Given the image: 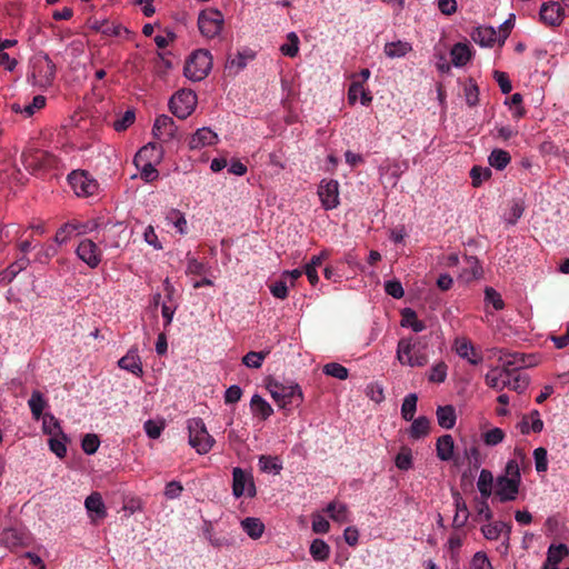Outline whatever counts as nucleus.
Masks as SVG:
<instances>
[{
    "instance_id": "nucleus-15",
    "label": "nucleus",
    "mask_w": 569,
    "mask_h": 569,
    "mask_svg": "<svg viewBox=\"0 0 569 569\" xmlns=\"http://www.w3.org/2000/svg\"><path fill=\"white\" fill-rule=\"evenodd\" d=\"M22 161L27 169L38 170L54 166L56 159L53 156L47 152L34 151L30 153H23Z\"/></svg>"
},
{
    "instance_id": "nucleus-32",
    "label": "nucleus",
    "mask_w": 569,
    "mask_h": 569,
    "mask_svg": "<svg viewBox=\"0 0 569 569\" xmlns=\"http://www.w3.org/2000/svg\"><path fill=\"white\" fill-rule=\"evenodd\" d=\"M455 441L451 435H443L436 443L437 457L441 461H449L453 457Z\"/></svg>"
},
{
    "instance_id": "nucleus-27",
    "label": "nucleus",
    "mask_w": 569,
    "mask_h": 569,
    "mask_svg": "<svg viewBox=\"0 0 569 569\" xmlns=\"http://www.w3.org/2000/svg\"><path fill=\"white\" fill-rule=\"evenodd\" d=\"M509 376L510 371L496 367L487 372L485 380L490 388L501 391L507 387Z\"/></svg>"
},
{
    "instance_id": "nucleus-3",
    "label": "nucleus",
    "mask_w": 569,
    "mask_h": 569,
    "mask_svg": "<svg viewBox=\"0 0 569 569\" xmlns=\"http://www.w3.org/2000/svg\"><path fill=\"white\" fill-rule=\"evenodd\" d=\"M267 389L276 403L282 409H287L290 406H299L303 400L299 385L293 382L283 383L271 380L268 382Z\"/></svg>"
},
{
    "instance_id": "nucleus-63",
    "label": "nucleus",
    "mask_w": 569,
    "mask_h": 569,
    "mask_svg": "<svg viewBox=\"0 0 569 569\" xmlns=\"http://www.w3.org/2000/svg\"><path fill=\"white\" fill-rule=\"evenodd\" d=\"M473 187H479L483 181L491 177L490 168L475 166L470 171Z\"/></svg>"
},
{
    "instance_id": "nucleus-10",
    "label": "nucleus",
    "mask_w": 569,
    "mask_h": 569,
    "mask_svg": "<svg viewBox=\"0 0 569 569\" xmlns=\"http://www.w3.org/2000/svg\"><path fill=\"white\" fill-rule=\"evenodd\" d=\"M317 194L325 210L336 209L340 204L339 182L335 179H322Z\"/></svg>"
},
{
    "instance_id": "nucleus-9",
    "label": "nucleus",
    "mask_w": 569,
    "mask_h": 569,
    "mask_svg": "<svg viewBox=\"0 0 569 569\" xmlns=\"http://www.w3.org/2000/svg\"><path fill=\"white\" fill-rule=\"evenodd\" d=\"M256 486L251 472L239 467L232 470V495L236 498L247 496L252 498L256 496Z\"/></svg>"
},
{
    "instance_id": "nucleus-44",
    "label": "nucleus",
    "mask_w": 569,
    "mask_h": 569,
    "mask_svg": "<svg viewBox=\"0 0 569 569\" xmlns=\"http://www.w3.org/2000/svg\"><path fill=\"white\" fill-rule=\"evenodd\" d=\"M42 431L50 437L64 435L60 422L51 413H44L42 416Z\"/></svg>"
},
{
    "instance_id": "nucleus-53",
    "label": "nucleus",
    "mask_w": 569,
    "mask_h": 569,
    "mask_svg": "<svg viewBox=\"0 0 569 569\" xmlns=\"http://www.w3.org/2000/svg\"><path fill=\"white\" fill-rule=\"evenodd\" d=\"M268 355H269V350L258 351V352L250 351L243 356L242 363L248 368L259 369L262 366L263 360L267 358Z\"/></svg>"
},
{
    "instance_id": "nucleus-59",
    "label": "nucleus",
    "mask_w": 569,
    "mask_h": 569,
    "mask_svg": "<svg viewBox=\"0 0 569 569\" xmlns=\"http://www.w3.org/2000/svg\"><path fill=\"white\" fill-rule=\"evenodd\" d=\"M323 372L327 376L337 378L339 380H346L348 378V369L340 363L330 362L325 365Z\"/></svg>"
},
{
    "instance_id": "nucleus-22",
    "label": "nucleus",
    "mask_w": 569,
    "mask_h": 569,
    "mask_svg": "<svg viewBox=\"0 0 569 569\" xmlns=\"http://www.w3.org/2000/svg\"><path fill=\"white\" fill-rule=\"evenodd\" d=\"M498 361L499 368L507 371H519L522 367L527 366L525 357L520 353H510L505 350H499Z\"/></svg>"
},
{
    "instance_id": "nucleus-24",
    "label": "nucleus",
    "mask_w": 569,
    "mask_h": 569,
    "mask_svg": "<svg viewBox=\"0 0 569 569\" xmlns=\"http://www.w3.org/2000/svg\"><path fill=\"white\" fill-rule=\"evenodd\" d=\"M164 220L167 224L173 227L180 236H186L188 233V221L186 214L179 209H168L164 212Z\"/></svg>"
},
{
    "instance_id": "nucleus-29",
    "label": "nucleus",
    "mask_w": 569,
    "mask_h": 569,
    "mask_svg": "<svg viewBox=\"0 0 569 569\" xmlns=\"http://www.w3.org/2000/svg\"><path fill=\"white\" fill-rule=\"evenodd\" d=\"M86 232L83 224L78 222H67L60 227L54 236V242L59 246L67 243L73 234H81Z\"/></svg>"
},
{
    "instance_id": "nucleus-5",
    "label": "nucleus",
    "mask_w": 569,
    "mask_h": 569,
    "mask_svg": "<svg viewBox=\"0 0 569 569\" xmlns=\"http://www.w3.org/2000/svg\"><path fill=\"white\" fill-rule=\"evenodd\" d=\"M212 68V57L207 50H197L187 60L184 76L192 81L204 79Z\"/></svg>"
},
{
    "instance_id": "nucleus-60",
    "label": "nucleus",
    "mask_w": 569,
    "mask_h": 569,
    "mask_svg": "<svg viewBox=\"0 0 569 569\" xmlns=\"http://www.w3.org/2000/svg\"><path fill=\"white\" fill-rule=\"evenodd\" d=\"M485 302L487 305H492L495 310H502L505 307L501 295L491 287H487L485 289Z\"/></svg>"
},
{
    "instance_id": "nucleus-46",
    "label": "nucleus",
    "mask_w": 569,
    "mask_h": 569,
    "mask_svg": "<svg viewBox=\"0 0 569 569\" xmlns=\"http://www.w3.org/2000/svg\"><path fill=\"white\" fill-rule=\"evenodd\" d=\"M510 154L502 149H495L488 157V162L497 170H503L510 163Z\"/></svg>"
},
{
    "instance_id": "nucleus-8",
    "label": "nucleus",
    "mask_w": 569,
    "mask_h": 569,
    "mask_svg": "<svg viewBox=\"0 0 569 569\" xmlns=\"http://www.w3.org/2000/svg\"><path fill=\"white\" fill-rule=\"evenodd\" d=\"M223 22V14L219 10L212 8L201 11L198 18L200 32L209 39L220 34Z\"/></svg>"
},
{
    "instance_id": "nucleus-35",
    "label": "nucleus",
    "mask_w": 569,
    "mask_h": 569,
    "mask_svg": "<svg viewBox=\"0 0 569 569\" xmlns=\"http://www.w3.org/2000/svg\"><path fill=\"white\" fill-rule=\"evenodd\" d=\"M310 556L315 561L323 562L330 557V546L322 539H313L309 548Z\"/></svg>"
},
{
    "instance_id": "nucleus-52",
    "label": "nucleus",
    "mask_w": 569,
    "mask_h": 569,
    "mask_svg": "<svg viewBox=\"0 0 569 569\" xmlns=\"http://www.w3.org/2000/svg\"><path fill=\"white\" fill-rule=\"evenodd\" d=\"M417 401L418 397L416 393H409L405 397L401 406V416L406 421H411L413 419L417 410Z\"/></svg>"
},
{
    "instance_id": "nucleus-47",
    "label": "nucleus",
    "mask_w": 569,
    "mask_h": 569,
    "mask_svg": "<svg viewBox=\"0 0 569 569\" xmlns=\"http://www.w3.org/2000/svg\"><path fill=\"white\" fill-rule=\"evenodd\" d=\"M0 543L10 549L24 546L22 535L16 529L4 530L0 538Z\"/></svg>"
},
{
    "instance_id": "nucleus-2",
    "label": "nucleus",
    "mask_w": 569,
    "mask_h": 569,
    "mask_svg": "<svg viewBox=\"0 0 569 569\" xmlns=\"http://www.w3.org/2000/svg\"><path fill=\"white\" fill-rule=\"evenodd\" d=\"M520 485V462L517 459H510L503 472L495 480V495L500 502L515 501L519 495Z\"/></svg>"
},
{
    "instance_id": "nucleus-28",
    "label": "nucleus",
    "mask_w": 569,
    "mask_h": 569,
    "mask_svg": "<svg viewBox=\"0 0 569 569\" xmlns=\"http://www.w3.org/2000/svg\"><path fill=\"white\" fill-rule=\"evenodd\" d=\"M510 529H511L510 526H508L503 521L491 522V520L486 521V523H483L480 527V530H481L483 537L488 540H497L503 531H506V539L508 540Z\"/></svg>"
},
{
    "instance_id": "nucleus-18",
    "label": "nucleus",
    "mask_w": 569,
    "mask_h": 569,
    "mask_svg": "<svg viewBox=\"0 0 569 569\" xmlns=\"http://www.w3.org/2000/svg\"><path fill=\"white\" fill-rule=\"evenodd\" d=\"M360 102L362 106H369L372 101V94L359 80H352L348 89V102L355 104Z\"/></svg>"
},
{
    "instance_id": "nucleus-41",
    "label": "nucleus",
    "mask_w": 569,
    "mask_h": 569,
    "mask_svg": "<svg viewBox=\"0 0 569 569\" xmlns=\"http://www.w3.org/2000/svg\"><path fill=\"white\" fill-rule=\"evenodd\" d=\"M28 405L34 420H39L40 418H42L43 410L47 407V401L40 391L34 390L31 393V397L28 400Z\"/></svg>"
},
{
    "instance_id": "nucleus-39",
    "label": "nucleus",
    "mask_w": 569,
    "mask_h": 569,
    "mask_svg": "<svg viewBox=\"0 0 569 569\" xmlns=\"http://www.w3.org/2000/svg\"><path fill=\"white\" fill-rule=\"evenodd\" d=\"M477 488L481 498L488 499L492 493L493 475L488 469H482L477 480Z\"/></svg>"
},
{
    "instance_id": "nucleus-19",
    "label": "nucleus",
    "mask_w": 569,
    "mask_h": 569,
    "mask_svg": "<svg viewBox=\"0 0 569 569\" xmlns=\"http://www.w3.org/2000/svg\"><path fill=\"white\" fill-rule=\"evenodd\" d=\"M472 40L481 47H492L499 40V32L489 26H481L471 32Z\"/></svg>"
},
{
    "instance_id": "nucleus-43",
    "label": "nucleus",
    "mask_w": 569,
    "mask_h": 569,
    "mask_svg": "<svg viewBox=\"0 0 569 569\" xmlns=\"http://www.w3.org/2000/svg\"><path fill=\"white\" fill-rule=\"evenodd\" d=\"M29 263L30 260L27 256L18 258L4 271H2V279L7 281H12L22 270H24L29 266Z\"/></svg>"
},
{
    "instance_id": "nucleus-36",
    "label": "nucleus",
    "mask_w": 569,
    "mask_h": 569,
    "mask_svg": "<svg viewBox=\"0 0 569 569\" xmlns=\"http://www.w3.org/2000/svg\"><path fill=\"white\" fill-rule=\"evenodd\" d=\"M465 262L467 268L460 273V278L463 281L470 282L481 277L482 268L476 257L465 256Z\"/></svg>"
},
{
    "instance_id": "nucleus-34",
    "label": "nucleus",
    "mask_w": 569,
    "mask_h": 569,
    "mask_svg": "<svg viewBox=\"0 0 569 569\" xmlns=\"http://www.w3.org/2000/svg\"><path fill=\"white\" fill-rule=\"evenodd\" d=\"M242 530L253 540L262 537L264 532L263 522L256 517H248L240 522Z\"/></svg>"
},
{
    "instance_id": "nucleus-25",
    "label": "nucleus",
    "mask_w": 569,
    "mask_h": 569,
    "mask_svg": "<svg viewBox=\"0 0 569 569\" xmlns=\"http://www.w3.org/2000/svg\"><path fill=\"white\" fill-rule=\"evenodd\" d=\"M325 511L335 522L347 523L351 521L350 511L345 502L333 500L327 505Z\"/></svg>"
},
{
    "instance_id": "nucleus-20",
    "label": "nucleus",
    "mask_w": 569,
    "mask_h": 569,
    "mask_svg": "<svg viewBox=\"0 0 569 569\" xmlns=\"http://www.w3.org/2000/svg\"><path fill=\"white\" fill-rule=\"evenodd\" d=\"M517 428L522 435H529L530 432H540L543 429V421L538 410H532L529 415H525Z\"/></svg>"
},
{
    "instance_id": "nucleus-23",
    "label": "nucleus",
    "mask_w": 569,
    "mask_h": 569,
    "mask_svg": "<svg viewBox=\"0 0 569 569\" xmlns=\"http://www.w3.org/2000/svg\"><path fill=\"white\" fill-rule=\"evenodd\" d=\"M450 57L456 68L465 67L472 58V48L466 42H458L451 48Z\"/></svg>"
},
{
    "instance_id": "nucleus-50",
    "label": "nucleus",
    "mask_w": 569,
    "mask_h": 569,
    "mask_svg": "<svg viewBox=\"0 0 569 569\" xmlns=\"http://www.w3.org/2000/svg\"><path fill=\"white\" fill-rule=\"evenodd\" d=\"M69 441L67 435H61L57 437H50L48 445L50 450L60 459L64 458L67 455V442Z\"/></svg>"
},
{
    "instance_id": "nucleus-56",
    "label": "nucleus",
    "mask_w": 569,
    "mask_h": 569,
    "mask_svg": "<svg viewBox=\"0 0 569 569\" xmlns=\"http://www.w3.org/2000/svg\"><path fill=\"white\" fill-rule=\"evenodd\" d=\"M187 268L186 273L187 274H194V276H201L206 274L208 271V266L194 257H192L190 253H187Z\"/></svg>"
},
{
    "instance_id": "nucleus-51",
    "label": "nucleus",
    "mask_w": 569,
    "mask_h": 569,
    "mask_svg": "<svg viewBox=\"0 0 569 569\" xmlns=\"http://www.w3.org/2000/svg\"><path fill=\"white\" fill-rule=\"evenodd\" d=\"M258 463H259L260 470L263 472H269V473L272 472V473L277 475L282 469V465L277 457L262 455L259 457Z\"/></svg>"
},
{
    "instance_id": "nucleus-54",
    "label": "nucleus",
    "mask_w": 569,
    "mask_h": 569,
    "mask_svg": "<svg viewBox=\"0 0 569 569\" xmlns=\"http://www.w3.org/2000/svg\"><path fill=\"white\" fill-rule=\"evenodd\" d=\"M569 549L566 545H551L548 549L547 561L550 563L559 565L561 560L567 557Z\"/></svg>"
},
{
    "instance_id": "nucleus-14",
    "label": "nucleus",
    "mask_w": 569,
    "mask_h": 569,
    "mask_svg": "<svg viewBox=\"0 0 569 569\" xmlns=\"http://www.w3.org/2000/svg\"><path fill=\"white\" fill-rule=\"evenodd\" d=\"M540 20L548 26H559L563 20V9L559 2H543L539 11Z\"/></svg>"
},
{
    "instance_id": "nucleus-58",
    "label": "nucleus",
    "mask_w": 569,
    "mask_h": 569,
    "mask_svg": "<svg viewBox=\"0 0 569 569\" xmlns=\"http://www.w3.org/2000/svg\"><path fill=\"white\" fill-rule=\"evenodd\" d=\"M463 540H465L463 536H461L459 533H453L448 538L446 547H447L452 560H458L459 551L463 545Z\"/></svg>"
},
{
    "instance_id": "nucleus-7",
    "label": "nucleus",
    "mask_w": 569,
    "mask_h": 569,
    "mask_svg": "<svg viewBox=\"0 0 569 569\" xmlns=\"http://www.w3.org/2000/svg\"><path fill=\"white\" fill-rule=\"evenodd\" d=\"M197 101L193 91L180 90L171 97L169 108L176 117L186 119L194 111Z\"/></svg>"
},
{
    "instance_id": "nucleus-55",
    "label": "nucleus",
    "mask_w": 569,
    "mask_h": 569,
    "mask_svg": "<svg viewBox=\"0 0 569 569\" xmlns=\"http://www.w3.org/2000/svg\"><path fill=\"white\" fill-rule=\"evenodd\" d=\"M488 499L481 498L476 503V516L475 520L477 522H486L492 519V511L488 505Z\"/></svg>"
},
{
    "instance_id": "nucleus-42",
    "label": "nucleus",
    "mask_w": 569,
    "mask_h": 569,
    "mask_svg": "<svg viewBox=\"0 0 569 569\" xmlns=\"http://www.w3.org/2000/svg\"><path fill=\"white\" fill-rule=\"evenodd\" d=\"M529 386V378L527 375L520 371H510L507 387L510 390L517 391L518 393L523 392Z\"/></svg>"
},
{
    "instance_id": "nucleus-33",
    "label": "nucleus",
    "mask_w": 569,
    "mask_h": 569,
    "mask_svg": "<svg viewBox=\"0 0 569 569\" xmlns=\"http://www.w3.org/2000/svg\"><path fill=\"white\" fill-rule=\"evenodd\" d=\"M411 421V426L408 429V435L411 439L418 440L429 435L430 420L427 417L420 416Z\"/></svg>"
},
{
    "instance_id": "nucleus-6",
    "label": "nucleus",
    "mask_w": 569,
    "mask_h": 569,
    "mask_svg": "<svg viewBox=\"0 0 569 569\" xmlns=\"http://www.w3.org/2000/svg\"><path fill=\"white\" fill-rule=\"evenodd\" d=\"M68 182L77 197H91L99 189L97 180L83 170H74L69 173Z\"/></svg>"
},
{
    "instance_id": "nucleus-4",
    "label": "nucleus",
    "mask_w": 569,
    "mask_h": 569,
    "mask_svg": "<svg viewBox=\"0 0 569 569\" xmlns=\"http://www.w3.org/2000/svg\"><path fill=\"white\" fill-rule=\"evenodd\" d=\"M188 442L198 455L208 453L214 446V438L208 432V429L201 418H191L187 420Z\"/></svg>"
},
{
    "instance_id": "nucleus-16",
    "label": "nucleus",
    "mask_w": 569,
    "mask_h": 569,
    "mask_svg": "<svg viewBox=\"0 0 569 569\" xmlns=\"http://www.w3.org/2000/svg\"><path fill=\"white\" fill-rule=\"evenodd\" d=\"M84 507L91 521L106 518L107 508L99 492H92L84 500Z\"/></svg>"
},
{
    "instance_id": "nucleus-38",
    "label": "nucleus",
    "mask_w": 569,
    "mask_h": 569,
    "mask_svg": "<svg viewBox=\"0 0 569 569\" xmlns=\"http://www.w3.org/2000/svg\"><path fill=\"white\" fill-rule=\"evenodd\" d=\"M250 408L254 416L266 420L273 413L272 407L259 395H253L250 401Z\"/></svg>"
},
{
    "instance_id": "nucleus-1",
    "label": "nucleus",
    "mask_w": 569,
    "mask_h": 569,
    "mask_svg": "<svg viewBox=\"0 0 569 569\" xmlns=\"http://www.w3.org/2000/svg\"><path fill=\"white\" fill-rule=\"evenodd\" d=\"M397 360L410 368L425 367L429 362L428 342L420 337H407L398 341Z\"/></svg>"
},
{
    "instance_id": "nucleus-61",
    "label": "nucleus",
    "mask_w": 569,
    "mask_h": 569,
    "mask_svg": "<svg viewBox=\"0 0 569 569\" xmlns=\"http://www.w3.org/2000/svg\"><path fill=\"white\" fill-rule=\"evenodd\" d=\"M311 528L315 533H327L330 530L329 521L319 512H313L311 515Z\"/></svg>"
},
{
    "instance_id": "nucleus-45",
    "label": "nucleus",
    "mask_w": 569,
    "mask_h": 569,
    "mask_svg": "<svg viewBox=\"0 0 569 569\" xmlns=\"http://www.w3.org/2000/svg\"><path fill=\"white\" fill-rule=\"evenodd\" d=\"M481 439L486 446L495 447L503 442L506 432L501 428L493 427L482 431Z\"/></svg>"
},
{
    "instance_id": "nucleus-62",
    "label": "nucleus",
    "mask_w": 569,
    "mask_h": 569,
    "mask_svg": "<svg viewBox=\"0 0 569 569\" xmlns=\"http://www.w3.org/2000/svg\"><path fill=\"white\" fill-rule=\"evenodd\" d=\"M535 468L538 473L546 472L548 469V453L542 447L533 450Z\"/></svg>"
},
{
    "instance_id": "nucleus-31",
    "label": "nucleus",
    "mask_w": 569,
    "mask_h": 569,
    "mask_svg": "<svg viewBox=\"0 0 569 569\" xmlns=\"http://www.w3.org/2000/svg\"><path fill=\"white\" fill-rule=\"evenodd\" d=\"M91 28L107 37H120L122 32H128L121 24L109 20H94Z\"/></svg>"
},
{
    "instance_id": "nucleus-48",
    "label": "nucleus",
    "mask_w": 569,
    "mask_h": 569,
    "mask_svg": "<svg viewBox=\"0 0 569 569\" xmlns=\"http://www.w3.org/2000/svg\"><path fill=\"white\" fill-rule=\"evenodd\" d=\"M447 375L448 366L445 361H438L428 371V380L432 383H442L446 381Z\"/></svg>"
},
{
    "instance_id": "nucleus-17",
    "label": "nucleus",
    "mask_w": 569,
    "mask_h": 569,
    "mask_svg": "<svg viewBox=\"0 0 569 569\" xmlns=\"http://www.w3.org/2000/svg\"><path fill=\"white\" fill-rule=\"evenodd\" d=\"M118 366L122 370H126L137 377H141L143 375L142 362L137 348L129 349L128 352L119 359Z\"/></svg>"
},
{
    "instance_id": "nucleus-13",
    "label": "nucleus",
    "mask_w": 569,
    "mask_h": 569,
    "mask_svg": "<svg viewBox=\"0 0 569 569\" xmlns=\"http://www.w3.org/2000/svg\"><path fill=\"white\" fill-rule=\"evenodd\" d=\"M153 149L154 146L151 143L144 146L134 157V163L138 168H140V174L147 182L153 181L158 177L157 169L153 167V164L147 161L148 153Z\"/></svg>"
},
{
    "instance_id": "nucleus-40",
    "label": "nucleus",
    "mask_w": 569,
    "mask_h": 569,
    "mask_svg": "<svg viewBox=\"0 0 569 569\" xmlns=\"http://www.w3.org/2000/svg\"><path fill=\"white\" fill-rule=\"evenodd\" d=\"M401 327L410 328L415 332H421L426 329L425 322L419 320L416 311L410 308L402 310Z\"/></svg>"
},
{
    "instance_id": "nucleus-11",
    "label": "nucleus",
    "mask_w": 569,
    "mask_h": 569,
    "mask_svg": "<svg viewBox=\"0 0 569 569\" xmlns=\"http://www.w3.org/2000/svg\"><path fill=\"white\" fill-rule=\"evenodd\" d=\"M76 254L91 269L97 268L102 259L100 248L90 239H83L79 242Z\"/></svg>"
},
{
    "instance_id": "nucleus-49",
    "label": "nucleus",
    "mask_w": 569,
    "mask_h": 569,
    "mask_svg": "<svg viewBox=\"0 0 569 569\" xmlns=\"http://www.w3.org/2000/svg\"><path fill=\"white\" fill-rule=\"evenodd\" d=\"M300 40L296 32L287 34V42L280 46V52L290 58H295L299 53Z\"/></svg>"
},
{
    "instance_id": "nucleus-57",
    "label": "nucleus",
    "mask_w": 569,
    "mask_h": 569,
    "mask_svg": "<svg viewBox=\"0 0 569 569\" xmlns=\"http://www.w3.org/2000/svg\"><path fill=\"white\" fill-rule=\"evenodd\" d=\"M396 467L400 470H409L412 468V452L408 447H402L395 459Z\"/></svg>"
},
{
    "instance_id": "nucleus-12",
    "label": "nucleus",
    "mask_w": 569,
    "mask_h": 569,
    "mask_svg": "<svg viewBox=\"0 0 569 569\" xmlns=\"http://www.w3.org/2000/svg\"><path fill=\"white\" fill-rule=\"evenodd\" d=\"M152 133L158 140L163 142L178 139V128L173 119L167 114H161L156 118Z\"/></svg>"
},
{
    "instance_id": "nucleus-64",
    "label": "nucleus",
    "mask_w": 569,
    "mask_h": 569,
    "mask_svg": "<svg viewBox=\"0 0 569 569\" xmlns=\"http://www.w3.org/2000/svg\"><path fill=\"white\" fill-rule=\"evenodd\" d=\"M470 569H493V567L488 556L483 551H478L470 560Z\"/></svg>"
},
{
    "instance_id": "nucleus-26",
    "label": "nucleus",
    "mask_w": 569,
    "mask_h": 569,
    "mask_svg": "<svg viewBox=\"0 0 569 569\" xmlns=\"http://www.w3.org/2000/svg\"><path fill=\"white\" fill-rule=\"evenodd\" d=\"M455 350L459 357L467 359L472 365L481 361V357L475 350L473 345L466 338L456 339Z\"/></svg>"
},
{
    "instance_id": "nucleus-21",
    "label": "nucleus",
    "mask_w": 569,
    "mask_h": 569,
    "mask_svg": "<svg viewBox=\"0 0 569 569\" xmlns=\"http://www.w3.org/2000/svg\"><path fill=\"white\" fill-rule=\"evenodd\" d=\"M218 141V134L210 128L203 127L196 131L189 141L191 149H201L203 147L213 146Z\"/></svg>"
},
{
    "instance_id": "nucleus-30",
    "label": "nucleus",
    "mask_w": 569,
    "mask_h": 569,
    "mask_svg": "<svg viewBox=\"0 0 569 569\" xmlns=\"http://www.w3.org/2000/svg\"><path fill=\"white\" fill-rule=\"evenodd\" d=\"M411 51L412 44L402 40L387 42L383 47V53L390 59L403 58Z\"/></svg>"
},
{
    "instance_id": "nucleus-37",
    "label": "nucleus",
    "mask_w": 569,
    "mask_h": 569,
    "mask_svg": "<svg viewBox=\"0 0 569 569\" xmlns=\"http://www.w3.org/2000/svg\"><path fill=\"white\" fill-rule=\"evenodd\" d=\"M436 415L440 427L445 429H452L455 427L457 416L452 406L438 407Z\"/></svg>"
}]
</instances>
